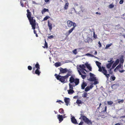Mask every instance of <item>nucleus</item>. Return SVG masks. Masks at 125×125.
<instances>
[{
  "mask_svg": "<svg viewBox=\"0 0 125 125\" xmlns=\"http://www.w3.org/2000/svg\"><path fill=\"white\" fill-rule=\"evenodd\" d=\"M77 97H78L77 96H75L73 97V98L74 99H75V98H77Z\"/></svg>",
  "mask_w": 125,
  "mask_h": 125,
  "instance_id": "61",
  "label": "nucleus"
},
{
  "mask_svg": "<svg viewBox=\"0 0 125 125\" xmlns=\"http://www.w3.org/2000/svg\"><path fill=\"white\" fill-rule=\"evenodd\" d=\"M74 76H72L70 78L69 84L70 89H73V87H74L79 84V79L77 78H75Z\"/></svg>",
  "mask_w": 125,
  "mask_h": 125,
  "instance_id": "2",
  "label": "nucleus"
},
{
  "mask_svg": "<svg viewBox=\"0 0 125 125\" xmlns=\"http://www.w3.org/2000/svg\"><path fill=\"white\" fill-rule=\"evenodd\" d=\"M67 26L68 27H71L73 25V27L68 31V32H67L65 34L66 36L68 37L70 34L74 29L75 27L76 26V24L74 22H73L70 20L67 21Z\"/></svg>",
  "mask_w": 125,
  "mask_h": 125,
  "instance_id": "3",
  "label": "nucleus"
},
{
  "mask_svg": "<svg viewBox=\"0 0 125 125\" xmlns=\"http://www.w3.org/2000/svg\"><path fill=\"white\" fill-rule=\"evenodd\" d=\"M98 68H99L98 71L100 72H102L104 75L106 76L107 79H108L110 75L109 74L107 73V70L105 69V67L102 66L101 67V66L98 67Z\"/></svg>",
  "mask_w": 125,
  "mask_h": 125,
  "instance_id": "6",
  "label": "nucleus"
},
{
  "mask_svg": "<svg viewBox=\"0 0 125 125\" xmlns=\"http://www.w3.org/2000/svg\"><path fill=\"white\" fill-rule=\"evenodd\" d=\"M107 102L108 104L109 105H111L113 104V102L111 101H108Z\"/></svg>",
  "mask_w": 125,
  "mask_h": 125,
  "instance_id": "30",
  "label": "nucleus"
},
{
  "mask_svg": "<svg viewBox=\"0 0 125 125\" xmlns=\"http://www.w3.org/2000/svg\"><path fill=\"white\" fill-rule=\"evenodd\" d=\"M48 26L49 27V29L50 31H51L52 29V24L51 23H50L49 21H48Z\"/></svg>",
  "mask_w": 125,
  "mask_h": 125,
  "instance_id": "12",
  "label": "nucleus"
},
{
  "mask_svg": "<svg viewBox=\"0 0 125 125\" xmlns=\"http://www.w3.org/2000/svg\"><path fill=\"white\" fill-rule=\"evenodd\" d=\"M113 58H111L110 60V61H108V62L111 63L112 62H114V61H113Z\"/></svg>",
  "mask_w": 125,
  "mask_h": 125,
  "instance_id": "44",
  "label": "nucleus"
},
{
  "mask_svg": "<svg viewBox=\"0 0 125 125\" xmlns=\"http://www.w3.org/2000/svg\"><path fill=\"white\" fill-rule=\"evenodd\" d=\"M80 70L81 71L82 73H83L84 74H86L85 72L84 71H81V70Z\"/></svg>",
  "mask_w": 125,
  "mask_h": 125,
  "instance_id": "55",
  "label": "nucleus"
},
{
  "mask_svg": "<svg viewBox=\"0 0 125 125\" xmlns=\"http://www.w3.org/2000/svg\"><path fill=\"white\" fill-rule=\"evenodd\" d=\"M119 60L118 59H117L116 60L115 62L114 63L116 65H117L119 63Z\"/></svg>",
  "mask_w": 125,
  "mask_h": 125,
  "instance_id": "29",
  "label": "nucleus"
},
{
  "mask_svg": "<svg viewBox=\"0 0 125 125\" xmlns=\"http://www.w3.org/2000/svg\"><path fill=\"white\" fill-rule=\"evenodd\" d=\"M73 52L75 54L77 53V50L76 49H75L73 51Z\"/></svg>",
  "mask_w": 125,
  "mask_h": 125,
  "instance_id": "36",
  "label": "nucleus"
},
{
  "mask_svg": "<svg viewBox=\"0 0 125 125\" xmlns=\"http://www.w3.org/2000/svg\"><path fill=\"white\" fill-rule=\"evenodd\" d=\"M59 112L61 114L64 113V110L62 108H60L59 110Z\"/></svg>",
  "mask_w": 125,
  "mask_h": 125,
  "instance_id": "25",
  "label": "nucleus"
},
{
  "mask_svg": "<svg viewBox=\"0 0 125 125\" xmlns=\"http://www.w3.org/2000/svg\"><path fill=\"white\" fill-rule=\"evenodd\" d=\"M40 69H36L35 71V73L38 76L40 75L41 73V72L39 71Z\"/></svg>",
  "mask_w": 125,
  "mask_h": 125,
  "instance_id": "15",
  "label": "nucleus"
},
{
  "mask_svg": "<svg viewBox=\"0 0 125 125\" xmlns=\"http://www.w3.org/2000/svg\"><path fill=\"white\" fill-rule=\"evenodd\" d=\"M96 78L94 76L90 77V78L88 79L90 81H93L96 80Z\"/></svg>",
  "mask_w": 125,
  "mask_h": 125,
  "instance_id": "17",
  "label": "nucleus"
},
{
  "mask_svg": "<svg viewBox=\"0 0 125 125\" xmlns=\"http://www.w3.org/2000/svg\"><path fill=\"white\" fill-rule=\"evenodd\" d=\"M112 45V43H110V44H108L106 45V47H105L106 49H107L110 46H111Z\"/></svg>",
  "mask_w": 125,
  "mask_h": 125,
  "instance_id": "31",
  "label": "nucleus"
},
{
  "mask_svg": "<svg viewBox=\"0 0 125 125\" xmlns=\"http://www.w3.org/2000/svg\"><path fill=\"white\" fill-rule=\"evenodd\" d=\"M76 103L78 104H81L83 103V102L81 100H77L76 101Z\"/></svg>",
  "mask_w": 125,
  "mask_h": 125,
  "instance_id": "22",
  "label": "nucleus"
},
{
  "mask_svg": "<svg viewBox=\"0 0 125 125\" xmlns=\"http://www.w3.org/2000/svg\"><path fill=\"white\" fill-rule=\"evenodd\" d=\"M44 46L43 47L44 48H48V44H47V43L46 42L45 40V43L44 44Z\"/></svg>",
  "mask_w": 125,
  "mask_h": 125,
  "instance_id": "27",
  "label": "nucleus"
},
{
  "mask_svg": "<svg viewBox=\"0 0 125 125\" xmlns=\"http://www.w3.org/2000/svg\"><path fill=\"white\" fill-rule=\"evenodd\" d=\"M49 0H44L45 2H48Z\"/></svg>",
  "mask_w": 125,
  "mask_h": 125,
  "instance_id": "63",
  "label": "nucleus"
},
{
  "mask_svg": "<svg viewBox=\"0 0 125 125\" xmlns=\"http://www.w3.org/2000/svg\"><path fill=\"white\" fill-rule=\"evenodd\" d=\"M93 87V86L92 85H90V86H87L85 89V91L86 92L88 91L90 89H92Z\"/></svg>",
  "mask_w": 125,
  "mask_h": 125,
  "instance_id": "10",
  "label": "nucleus"
},
{
  "mask_svg": "<svg viewBox=\"0 0 125 125\" xmlns=\"http://www.w3.org/2000/svg\"><path fill=\"white\" fill-rule=\"evenodd\" d=\"M98 83V82L97 81H95L94 82V84H97Z\"/></svg>",
  "mask_w": 125,
  "mask_h": 125,
  "instance_id": "54",
  "label": "nucleus"
},
{
  "mask_svg": "<svg viewBox=\"0 0 125 125\" xmlns=\"http://www.w3.org/2000/svg\"><path fill=\"white\" fill-rule=\"evenodd\" d=\"M64 100L65 102L66 103L67 106L68 105V104L70 102V99L69 98L67 97H65L64 98Z\"/></svg>",
  "mask_w": 125,
  "mask_h": 125,
  "instance_id": "9",
  "label": "nucleus"
},
{
  "mask_svg": "<svg viewBox=\"0 0 125 125\" xmlns=\"http://www.w3.org/2000/svg\"><path fill=\"white\" fill-rule=\"evenodd\" d=\"M78 72L80 75H82L81 73L78 70Z\"/></svg>",
  "mask_w": 125,
  "mask_h": 125,
  "instance_id": "58",
  "label": "nucleus"
},
{
  "mask_svg": "<svg viewBox=\"0 0 125 125\" xmlns=\"http://www.w3.org/2000/svg\"><path fill=\"white\" fill-rule=\"evenodd\" d=\"M27 13L26 14L27 17L29 21L30 24L31 25L36 24V21L35 19H34L33 17H31V13L30 12L29 9H27Z\"/></svg>",
  "mask_w": 125,
  "mask_h": 125,
  "instance_id": "4",
  "label": "nucleus"
},
{
  "mask_svg": "<svg viewBox=\"0 0 125 125\" xmlns=\"http://www.w3.org/2000/svg\"><path fill=\"white\" fill-rule=\"evenodd\" d=\"M98 44H99V46L100 48L102 46L101 44L100 41L98 42Z\"/></svg>",
  "mask_w": 125,
  "mask_h": 125,
  "instance_id": "46",
  "label": "nucleus"
},
{
  "mask_svg": "<svg viewBox=\"0 0 125 125\" xmlns=\"http://www.w3.org/2000/svg\"><path fill=\"white\" fill-rule=\"evenodd\" d=\"M117 65L115 64L114 63L113 64V65L112 67V68L114 69V68Z\"/></svg>",
  "mask_w": 125,
  "mask_h": 125,
  "instance_id": "42",
  "label": "nucleus"
},
{
  "mask_svg": "<svg viewBox=\"0 0 125 125\" xmlns=\"http://www.w3.org/2000/svg\"><path fill=\"white\" fill-rule=\"evenodd\" d=\"M81 114H80L81 116L79 119L82 118L84 122L88 125H92V122L91 120H89L86 116L84 115V114L83 113V111L81 112Z\"/></svg>",
  "mask_w": 125,
  "mask_h": 125,
  "instance_id": "5",
  "label": "nucleus"
},
{
  "mask_svg": "<svg viewBox=\"0 0 125 125\" xmlns=\"http://www.w3.org/2000/svg\"><path fill=\"white\" fill-rule=\"evenodd\" d=\"M20 3L21 4V5L22 7H23L24 6V5L23 4V3L22 2V0H21L20 1Z\"/></svg>",
  "mask_w": 125,
  "mask_h": 125,
  "instance_id": "39",
  "label": "nucleus"
},
{
  "mask_svg": "<svg viewBox=\"0 0 125 125\" xmlns=\"http://www.w3.org/2000/svg\"><path fill=\"white\" fill-rule=\"evenodd\" d=\"M114 7V5L112 4H110L109 5V8H113Z\"/></svg>",
  "mask_w": 125,
  "mask_h": 125,
  "instance_id": "41",
  "label": "nucleus"
},
{
  "mask_svg": "<svg viewBox=\"0 0 125 125\" xmlns=\"http://www.w3.org/2000/svg\"><path fill=\"white\" fill-rule=\"evenodd\" d=\"M87 86V83L85 82H83L81 84V89H84L85 87Z\"/></svg>",
  "mask_w": 125,
  "mask_h": 125,
  "instance_id": "11",
  "label": "nucleus"
},
{
  "mask_svg": "<svg viewBox=\"0 0 125 125\" xmlns=\"http://www.w3.org/2000/svg\"><path fill=\"white\" fill-rule=\"evenodd\" d=\"M123 0H121L119 2V3L120 4H122L123 3Z\"/></svg>",
  "mask_w": 125,
  "mask_h": 125,
  "instance_id": "49",
  "label": "nucleus"
},
{
  "mask_svg": "<svg viewBox=\"0 0 125 125\" xmlns=\"http://www.w3.org/2000/svg\"><path fill=\"white\" fill-rule=\"evenodd\" d=\"M56 102H61L62 103H64V102L62 101L61 100H59L58 101H56Z\"/></svg>",
  "mask_w": 125,
  "mask_h": 125,
  "instance_id": "47",
  "label": "nucleus"
},
{
  "mask_svg": "<svg viewBox=\"0 0 125 125\" xmlns=\"http://www.w3.org/2000/svg\"><path fill=\"white\" fill-rule=\"evenodd\" d=\"M58 119H59V123H60L63 120V116L62 115H57Z\"/></svg>",
  "mask_w": 125,
  "mask_h": 125,
  "instance_id": "7",
  "label": "nucleus"
},
{
  "mask_svg": "<svg viewBox=\"0 0 125 125\" xmlns=\"http://www.w3.org/2000/svg\"><path fill=\"white\" fill-rule=\"evenodd\" d=\"M68 93L69 94H71L74 92V90L72 89H69L68 90Z\"/></svg>",
  "mask_w": 125,
  "mask_h": 125,
  "instance_id": "18",
  "label": "nucleus"
},
{
  "mask_svg": "<svg viewBox=\"0 0 125 125\" xmlns=\"http://www.w3.org/2000/svg\"><path fill=\"white\" fill-rule=\"evenodd\" d=\"M79 67L80 68L82 69L83 70L86 71V70L85 69V68H86V66L84 65L83 64L82 65H80L79 66Z\"/></svg>",
  "mask_w": 125,
  "mask_h": 125,
  "instance_id": "14",
  "label": "nucleus"
},
{
  "mask_svg": "<svg viewBox=\"0 0 125 125\" xmlns=\"http://www.w3.org/2000/svg\"><path fill=\"white\" fill-rule=\"evenodd\" d=\"M49 11V10L48 9H46L45 8L42 11V13L43 14V12H45L46 11L48 12Z\"/></svg>",
  "mask_w": 125,
  "mask_h": 125,
  "instance_id": "28",
  "label": "nucleus"
},
{
  "mask_svg": "<svg viewBox=\"0 0 125 125\" xmlns=\"http://www.w3.org/2000/svg\"><path fill=\"white\" fill-rule=\"evenodd\" d=\"M119 71L120 73H122L124 72L125 71V70H119Z\"/></svg>",
  "mask_w": 125,
  "mask_h": 125,
  "instance_id": "52",
  "label": "nucleus"
},
{
  "mask_svg": "<svg viewBox=\"0 0 125 125\" xmlns=\"http://www.w3.org/2000/svg\"><path fill=\"white\" fill-rule=\"evenodd\" d=\"M96 14H99V15H101V13H98V12H96Z\"/></svg>",
  "mask_w": 125,
  "mask_h": 125,
  "instance_id": "59",
  "label": "nucleus"
},
{
  "mask_svg": "<svg viewBox=\"0 0 125 125\" xmlns=\"http://www.w3.org/2000/svg\"><path fill=\"white\" fill-rule=\"evenodd\" d=\"M113 69V68H112L111 67V68L109 70V74H111L113 73V72L112 71V70Z\"/></svg>",
  "mask_w": 125,
  "mask_h": 125,
  "instance_id": "37",
  "label": "nucleus"
},
{
  "mask_svg": "<svg viewBox=\"0 0 125 125\" xmlns=\"http://www.w3.org/2000/svg\"><path fill=\"white\" fill-rule=\"evenodd\" d=\"M112 79L113 80H114L115 79V77L113 76H112L111 77Z\"/></svg>",
  "mask_w": 125,
  "mask_h": 125,
  "instance_id": "45",
  "label": "nucleus"
},
{
  "mask_svg": "<svg viewBox=\"0 0 125 125\" xmlns=\"http://www.w3.org/2000/svg\"><path fill=\"white\" fill-rule=\"evenodd\" d=\"M118 103L119 104L123 103L124 102V100H120V99H118Z\"/></svg>",
  "mask_w": 125,
  "mask_h": 125,
  "instance_id": "35",
  "label": "nucleus"
},
{
  "mask_svg": "<svg viewBox=\"0 0 125 125\" xmlns=\"http://www.w3.org/2000/svg\"><path fill=\"white\" fill-rule=\"evenodd\" d=\"M116 86V85L114 84L113 85H112L111 87L112 89H115V88H114V86Z\"/></svg>",
  "mask_w": 125,
  "mask_h": 125,
  "instance_id": "51",
  "label": "nucleus"
},
{
  "mask_svg": "<svg viewBox=\"0 0 125 125\" xmlns=\"http://www.w3.org/2000/svg\"><path fill=\"white\" fill-rule=\"evenodd\" d=\"M90 77L94 76V74L91 73H90Z\"/></svg>",
  "mask_w": 125,
  "mask_h": 125,
  "instance_id": "48",
  "label": "nucleus"
},
{
  "mask_svg": "<svg viewBox=\"0 0 125 125\" xmlns=\"http://www.w3.org/2000/svg\"><path fill=\"white\" fill-rule=\"evenodd\" d=\"M107 107L106 106H105V107L104 110L103 111L101 112L104 113L105 112H106V110H107Z\"/></svg>",
  "mask_w": 125,
  "mask_h": 125,
  "instance_id": "40",
  "label": "nucleus"
},
{
  "mask_svg": "<svg viewBox=\"0 0 125 125\" xmlns=\"http://www.w3.org/2000/svg\"><path fill=\"white\" fill-rule=\"evenodd\" d=\"M81 77L83 79H84L86 77V75H81Z\"/></svg>",
  "mask_w": 125,
  "mask_h": 125,
  "instance_id": "38",
  "label": "nucleus"
},
{
  "mask_svg": "<svg viewBox=\"0 0 125 125\" xmlns=\"http://www.w3.org/2000/svg\"><path fill=\"white\" fill-rule=\"evenodd\" d=\"M88 94L86 92H84L82 95V97L83 98L87 97Z\"/></svg>",
  "mask_w": 125,
  "mask_h": 125,
  "instance_id": "20",
  "label": "nucleus"
},
{
  "mask_svg": "<svg viewBox=\"0 0 125 125\" xmlns=\"http://www.w3.org/2000/svg\"><path fill=\"white\" fill-rule=\"evenodd\" d=\"M85 65L87 68L90 71H92V68L89 64L85 63Z\"/></svg>",
  "mask_w": 125,
  "mask_h": 125,
  "instance_id": "19",
  "label": "nucleus"
},
{
  "mask_svg": "<svg viewBox=\"0 0 125 125\" xmlns=\"http://www.w3.org/2000/svg\"><path fill=\"white\" fill-rule=\"evenodd\" d=\"M50 18V17L49 16H47L46 17H45L43 19V21H46L49 18Z\"/></svg>",
  "mask_w": 125,
  "mask_h": 125,
  "instance_id": "32",
  "label": "nucleus"
},
{
  "mask_svg": "<svg viewBox=\"0 0 125 125\" xmlns=\"http://www.w3.org/2000/svg\"><path fill=\"white\" fill-rule=\"evenodd\" d=\"M53 37V35H51L49 37V38L50 39L51 38H52Z\"/></svg>",
  "mask_w": 125,
  "mask_h": 125,
  "instance_id": "56",
  "label": "nucleus"
},
{
  "mask_svg": "<svg viewBox=\"0 0 125 125\" xmlns=\"http://www.w3.org/2000/svg\"><path fill=\"white\" fill-rule=\"evenodd\" d=\"M96 63L97 65L98 66V67L101 66V63L99 62L98 61H96Z\"/></svg>",
  "mask_w": 125,
  "mask_h": 125,
  "instance_id": "26",
  "label": "nucleus"
},
{
  "mask_svg": "<svg viewBox=\"0 0 125 125\" xmlns=\"http://www.w3.org/2000/svg\"><path fill=\"white\" fill-rule=\"evenodd\" d=\"M61 65V63L60 62H56L55 64V65L56 67H58Z\"/></svg>",
  "mask_w": 125,
  "mask_h": 125,
  "instance_id": "24",
  "label": "nucleus"
},
{
  "mask_svg": "<svg viewBox=\"0 0 125 125\" xmlns=\"http://www.w3.org/2000/svg\"><path fill=\"white\" fill-rule=\"evenodd\" d=\"M68 70L66 68L64 69L62 67H60V72L59 73V75H57L56 74H55L54 75L56 79L58 80H59L61 83H65L67 81V80L69 76L70 75L69 74L67 73L66 75L64 76H62L59 75L61 73H66L68 72Z\"/></svg>",
  "mask_w": 125,
  "mask_h": 125,
  "instance_id": "1",
  "label": "nucleus"
},
{
  "mask_svg": "<svg viewBox=\"0 0 125 125\" xmlns=\"http://www.w3.org/2000/svg\"><path fill=\"white\" fill-rule=\"evenodd\" d=\"M121 64H119L116 67V68H117V69H118L119 68H121Z\"/></svg>",
  "mask_w": 125,
  "mask_h": 125,
  "instance_id": "34",
  "label": "nucleus"
},
{
  "mask_svg": "<svg viewBox=\"0 0 125 125\" xmlns=\"http://www.w3.org/2000/svg\"><path fill=\"white\" fill-rule=\"evenodd\" d=\"M34 33L35 34H36L37 33H36V31L35 30H34Z\"/></svg>",
  "mask_w": 125,
  "mask_h": 125,
  "instance_id": "62",
  "label": "nucleus"
},
{
  "mask_svg": "<svg viewBox=\"0 0 125 125\" xmlns=\"http://www.w3.org/2000/svg\"><path fill=\"white\" fill-rule=\"evenodd\" d=\"M86 55H87V56H88V55H91V54H90V53H87L86 54Z\"/></svg>",
  "mask_w": 125,
  "mask_h": 125,
  "instance_id": "60",
  "label": "nucleus"
},
{
  "mask_svg": "<svg viewBox=\"0 0 125 125\" xmlns=\"http://www.w3.org/2000/svg\"><path fill=\"white\" fill-rule=\"evenodd\" d=\"M120 64L122 63V64L124 62V60L123 58V57H122L120 59Z\"/></svg>",
  "mask_w": 125,
  "mask_h": 125,
  "instance_id": "23",
  "label": "nucleus"
},
{
  "mask_svg": "<svg viewBox=\"0 0 125 125\" xmlns=\"http://www.w3.org/2000/svg\"><path fill=\"white\" fill-rule=\"evenodd\" d=\"M83 122L82 121H81L80 123L79 124V125H82L83 124Z\"/></svg>",
  "mask_w": 125,
  "mask_h": 125,
  "instance_id": "53",
  "label": "nucleus"
},
{
  "mask_svg": "<svg viewBox=\"0 0 125 125\" xmlns=\"http://www.w3.org/2000/svg\"><path fill=\"white\" fill-rule=\"evenodd\" d=\"M69 3L67 2L66 3L64 7V9L65 10H67L68 7Z\"/></svg>",
  "mask_w": 125,
  "mask_h": 125,
  "instance_id": "21",
  "label": "nucleus"
},
{
  "mask_svg": "<svg viewBox=\"0 0 125 125\" xmlns=\"http://www.w3.org/2000/svg\"><path fill=\"white\" fill-rule=\"evenodd\" d=\"M120 118H125V115L124 116H122L120 117Z\"/></svg>",
  "mask_w": 125,
  "mask_h": 125,
  "instance_id": "57",
  "label": "nucleus"
},
{
  "mask_svg": "<svg viewBox=\"0 0 125 125\" xmlns=\"http://www.w3.org/2000/svg\"><path fill=\"white\" fill-rule=\"evenodd\" d=\"M94 37L95 39H96L97 38V36L95 34L94 32Z\"/></svg>",
  "mask_w": 125,
  "mask_h": 125,
  "instance_id": "50",
  "label": "nucleus"
},
{
  "mask_svg": "<svg viewBox=\"0 0 125 125\" xmlns=\"http://www.w3.org/2000/svg\"><path fill=\"white\" fill-rule=\"evenodd\" d=\"M36 24L31 25V27H32V28L33 29L34 31L35 30V26H36Z\"/></svg>",
  "mask_w": 125,
  "mask_h": 125,
  "instance_id": "33",
  "label": "nucleus"
},
{
  "mask_svg": "<svg viewBox=\"0 0 125 125\" xmlns=\"http://www.w3.org/2000/svg\"><path fill=\"white\" fill-rule=\"evenodd\" d=\"M113 63V62H112L111 63H109L107 64L106 65V67L108 69L110 68L112 64Z\"/></svg>",
  "mask_w": 125,
  "mask_h": 125,
  "instance_id": "16",
  "label": "nucleus"
},
{
  "mask_svg": "<svg viewBox=\"0 0 125 125\" xmlns=\"http://www.w3.org/2000/svg\"><path fill=\"white\" fill-rule=\"evenodd\" d=\"M115 125H120V124H119V123H118L116 124H115Z\"/></svg>",
  "mask_w": 125,
  "mask_h": 125,
  "instance_id": "64",
  "label": "nucleus"
},
{
  "mask_svg": "<svg viewBox=\"0 0 125 125\" xmlns=\"http://www.w3.org/2000/svg\"><path fill=\"white\" fill-rule=\"evenodd\" d=\"M71 121L72 123L75 124H78L74 116L72 117L71 119Z\"/></svg>",
  "mask_w": 125,
  "mask_h": 125,
  "instance_id": "8",
  "label": "nucleus"
},
{
  "mask_svg": "<svg viewBox=\"0 0 125 125\" xmlns=\"http://www.w3.org/2000/svg\"><path fill=\"white\" fill-rule=\"evenodd\" d=\"M28 69L29 70H31L32 69V67L31 66H29L28 67Z\"/></svg>",
  "mask_w": 125,
  "mask_h": 125,
  "instance_id": "43",
  "label": "nucleus"
},
{
  "mask_svg": "<svg viewBox=\"0 0 125 125\" xmlns=\"http://www.w3.org/2000/svg\"><path fill=\"white\" fill-rule=\"evenodd\" d=\"M35 67H33V70H34L35 68V67L37 69H40V65L37 62L36 63L35 65Z\"/></svg>",
  "mask_w": 125,
  "mask_h": 125,
  "instance_id": "13",
  "label": "nucleus"
}]
</instances>
